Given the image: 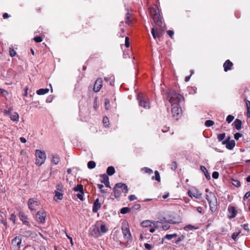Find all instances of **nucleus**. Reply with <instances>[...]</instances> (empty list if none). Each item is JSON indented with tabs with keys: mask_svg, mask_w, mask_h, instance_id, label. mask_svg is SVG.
<instances>
[{
	"mask_svg": "<svg viewBox=\"0 0 250 250\" xmlns=\"http://www.w3.org/2000/svg\"><path fill=\"white\" fill-rule=\"evenodd\" d=\"M167 99L171 104L173 117L178 120L182 114V109L179 106V103L184 100V97L174 90H170L167 94Z\"/></svg>",
	"mask_w": 250,
	"mask_h": 250,
	"instance_id": "1",
	"label": "nucleus"
},
{
	"mask_svg": "<svg viewBox=\"0 0 250 250\" xmlns=\"http://www.w3.org/2000/svg\"><path fill=\"white\" fill-rule=\"evenodd\" d=\"M149 11L154 22L158 26H161L162 20L159 14V9L156 6L150 7Z\"/></svg>",
	"mask_w": 250,
	"mask_h": 250,
	"instance_id": "2",
	"label": "nucleus"
},
{
	"mask_svg": "<svg viewBox=\"0 0 250 250\" xmlns=\"http://www.w3.org/2000/svg\"><path fill=\"white\" fill-rule=\"evenodd\" d=\"M206 197L209 204L210 209L212 212H214L217 206V199L215 194L212 192H209L206 194Z\"/></svg>",
	"mask_w": 250,
	"mask_h": 250,
	"instance_id": "3",
	"label": "nucleus"
},
{
	"mask_svg": "<svg viewBox=\"0 0 250 250\" xmlns=\"http://www.w3.org/2000/svg\"><path fill=\"white\" fill-rule=\"evenodd\" d=\"M121 191L126 194L128 191L127 186L126 184L121 183L116 184L113 188V192L115 198H118L121 196Z\"/></svg>",
	"mask_w": 250,
	"mask_h": 250,
	"instance_id": "4",
	"label": "nucleus"
},
{
	"mask_svg": "<svg viewBox=\"0 0 250 250\" xmlns=\"http://www.w3.org/2000/svg\"><path fill=\"white\" fill-rule=\"evenodd\" d=\"M36 157V164L41 166L44 163L46 157L44 151L37 149L35 152Z\"/></svg>",
	"mask_w": 250,
	"mask_h": 250,
	"instance_id": "5",
	"label": "nucleus"
},
{
	"mask_svg": "<svg viewBox=\"0 0 250 250\" xmlns=\"http://www.w3.org/2000/svg\"><path fill=\"white\" fill-rule=\"evenodd\" d=\"M139 105L145 109H149L150 107L149 100L146 95H139L138 96Z\"/></svg>",
	"mask_w": 250,
	"mask_h": 250,
	"instance_id": "6",
	"label": "nucleus"
},
{
	"mask_svg": "<svg viewBox=\"0 0 250 250\" xmlns=\"http://www.w3.org/2000/svg\"><path fill=\"white\" fill-rule=\"evenodd\" d=\"M122 230L124 239L127 241L130 239L131 234L128 227V223L126 222H124L122 223Z\"/></svg>",
	"mask_w": 250,
	"mask_h": 250,
	"instance_id": "7",
	"label": "nucleus"
},
{
	"mask_svg": "<svg viewBox=\"0 0 250 250\" xmlns=\"http://www.w3.org/2000/svg\"><path fill=\"white\" fill-rule=\"evenodd\" d=\"M89 235L95 238H97L102 236L99 227L97 224L93 225L89 230Z\"/></svg>",
	"mask_w": 250,
	"mask_h": 250,
	"instance_id": "8",
	"label": "nucleus"
},
{
	"mask_svg": "<svg viewBox=\"0 0 250 250\" xmlns=\"http://www.w3.org/2000/svg\"><path fill=\"white\" fill-rule=\"evenodd\" d=\"M39 202L35 198H30L28 200V208L31 210H35L38 206H39Z\"/></svg>",
	"mask_w": 250,
	"mask_h": 250,
	"instance_id": "9",
	"label": "nucleus"
},
{
	"mask_svg": "<svg viewBox=\"0 0 250 250\" xmlns=\"http://www.w3.org/2000/svg\"><path fill=\"white\" fill-rule=\"evenodd\" d=\"M46 215V213L44 210L39 211L36 215L37 221L42 224H43L45 222V218Z\"/></svg>",
	"mask_w": 250,
	"mask_h": 250,
	"instance_id": "10",
	"label": "nucleus"
},
{
	"mask_svg": "<svg viewBox=\"0 0 250 250\" xmlns=\"http://www.w3.org/2000/svg\"><path fill=\"white\" fill-rule=\"evenodd\" d=\"M230 137H229L228 139L222 142L223 145H226V147L229 150L232 149L235 145V143L234 140H229Z\"/></svg>",
	"mask_w": 250,
	"mask_h": 250,
	"instance_id": "11",
	"label": "nucleus"
},
{
	"mask_svg": "<svg viewBox=\"0 0 250 250\" xmlns=\"http://www.w3.org/2000/svg\"><path fill=\"white\" fill-rule=\"evenodd\" d=\"M21 242V239L20 237H15L12 241L13 248L15 250H18L20 247Z\"/></svg>",
	"mask_w": 250,
	"mask_h": 250,
	"instance_id": "12",
	"label": "nucleus"
},
{
	"mask_svg": "<svg viewBox=\"0 0 250 250\" xmlns=\"http://www.w3.org/2000/svg\"><path fill=\"white\" fill-rule=\"evenodd\" d=\"M188 194L189 197L191 198L194 197L196 199H199L202 195V193L196 189L189 190Z\"/></svg>",
	"mask_w": 250,
	"mask_h": 250,
	"instance_id": "13",
	"label": "nucleus"
},
{
	"mask_svg": "<svg viewBox=\"0 0 250 250\" xmlns=\"http://www.w3.org/2000/svg\"><path fill=\"white\" fill-rule=\"evenodd\" d=\"M103 85V80L101 78L98 79L95 83L93 90L95 92H99Z\"/></svg>",
	"mask_w": 250,
	"mask_h": 250,
	"instance_id": "14",
	"label": "nucleus"
},
{
	"mask_svg": "<svg viewBox=\"0 0 250 250\" xmlns=\"http://www.w3.org/2000/svg\"><path fill=\"white\" fill-rule=\"evenodd\" d=\"M0 220L1 223L7 228V224L6 221V216L5 213L1 209H0Z\"/></svg>",
	"mask_w": 250,
	"mask_h": 250,
	"instance_id": "15",
	"label": "nucleus"
},
{
	"mask_svg": "<svg viewBox=\"0 0 250 250\" xmlns=\"http://www.w3.org/2000/svg\"><path fill=\"white\" fill-rule=\"evenodd\" d=\"M101 203L99 202V199H97L94 202L93 206V211L97 212L98 210L101 208Z\"/></svg>",
	"mask_w": 250,
	"mask_h": 250,
	"instance_id": "16",
	"label": "nucleus"
},
{
	"mask_svg": "<svg viewBox=\"0 0 250 250\" xmlns=\"http://www.w3.org/2000/svg\"><path fill=\"white\" fill-rule=\"evenodd\" d=\"M232 65L233 63L232 62H231L229 60H227L223 65L224 71L225 72H227L228 71L230 70Z\"/></svg>",
	"mask_w": 250,
	"mask_h": 250,
	"instance_id": "17",
	"label": "nucleus"
},
{
	"mask_svg": "<svg viewBox=\"0 0 250 250\" xmlns=\"http://www.w3.org/2000/svg\"><path fill=\"white\" fill-rule=\"evenodd\" d=\"M19 218L24 224L28 226H30L29 222L28 221L27 217L25 216L23 213L20 212L19 214Z\"/></svg>",
	"mask_w": 250,
	"mask_h": 250,
	"instance_id": "18",
	"label": "nucleus"
},
{
	"mask_svg": "<svg viewBox=\"0 0 250 250\" xmlns=\"http://www.w3.org/2000/svg\"><path fill=\"white\" fill-rule=\"evenodd\" d=\"M200 169L201 171H202L204 173L205 176L207 179L209 180L210 179V174L208 172L207 169L204 166H200Z\"/></svg>",
	"mask_w": 250,
	"mask_h": 250,
	"instance_id": "19",
	"label": "nucleus"
},
{
	"mask_svg": "<svg viewBox=\"0 0 250 250\" xmlns=\"http://www.w3.org/2000/svg\"><path fill=\"white\" fill-rule=\"evenodd\" d=\"M228 209L229 213V217L231 218L234 217L236 214L235 208L233 207H229Z\"/></svg>",
	"mask_w": 250,
	"mask_h": 250,
	"instance_id": "20",
	"label": "nucleus"
},
{
	"mask_svg": "<svg viewBox=\"0 0 250 250\" xmlns=\"http://www.w3.org/2000/svg\"><path fill=\"white\" fill-rule=\"evenodd\" d=\"M104 80L106 82H109V84L111 85H114L115 79H114V77H113V75H108V76L105 77L104 78Z\"/></svg>",
	"mask_w": 250,
	"mask_h": 250,
	"instance_id": "21",
	"label": "nucleus"
},
{
	"mask_svg": "<svg viewBox=\"0 0 250 250\" xmlns=\"http://www.w3.org/2000/svg\"><path fill=\"white\" fill-rule=\"evenodd\" d=\"M60 159L58 155L56 154L52 155V163L55 165L58 164L60 162Z\"/></svg>",
	"mask_w": 250,
	"mask_h": 250,
	"instance_id": "22",
	"label": "nucleus"
},
{
	"mask_svg": "<svg viewBox=\"0 0 250 250\" xmlns=\"http://www.w3.org/2000/svg\"><path fill=\"white\" fill-rule=\"evenodd\" d=\"M49 91L48 88H41L38 90L36 93L39 95H42L48 93Z\"/></svg>",
	"mask_w": 250,
	"mask_h": 250,
	"instance_id": "23",
	"label": "nucleus"
},
{
	"mask_svg": "<svg viewBox=\"0 0 250 250\" xmlns=\"http://www.w3.org/2000/svg\"><path fill=\"white\" fill-rule=\"evenodd\" d=\"M63 197V192H59V191H55V195L54 197V199L55 201H57V200H62V199Z\"/></svg>",
	"mask_w": 250,
	"mask_h": 250,
	"instance_id": "24",
	"label": "nucleus"
},
{
	"mask_svg": "<svg viewBox=\"0 0 250 250\" xmlns=\"http://www.w3.org/2000/svg\"><path fill=\"white\" fill-rule=\"evenodd\" d=\"M153 222L150 221V220H145L142 222L141 223V225L143 227L147 228L149 227H152V224Z\"/></svg>",
	"mask_w": 250,
	"mask_h": 250,
	"instance_id": "25",
	"label": "nucleus"
},
{
	"mask_svg": "<svg viewBox=\"0 0 250 250\" xmlns=\"http://www.w3.org/2000/svg\"><path fill=\"white\" fill-rule=\"evenodd\" d=\"M10 118V119L14 122H18L19 120V114L16 112H15L13 114H11Z\"/></svg>",
	"mask_w": 250,
	"mask_h": 250,
	"instance_id": "26",
	"label": "nucleus"
},
{
	"mask_svg": "<svg viewBox=\"0 0 250 250\" xmlns=\"http://www.w3.org/2000/svg\"><path fill=\"white\" fill-rule=\"evenodd\" d=\"M235 127L237 130H240L241 128L242 122L239 119H236L234 122Z\"/></svg>",
	"mask_w": 250,
	"mask_h": 250,
	"instance_id": "27",
	"label": "nucleus"
},
{
	"mask_svg": "<svg viewBox=\"0 0 250 250\" xmlns=\"http://www.w3.org/2000/svg\"><path fill=\"white\" fill-rule=\"evenodd\" d=\"M115 172V168L113 167L110 166L107 167L106 170L107 174L111 176L114 174Z\"/></svg>",
	"mask_w": 250,
	"mask_h": 250,
	"instance_id": "28",
	"label": "nucleus"
},
{
	"mask_svg": "<svg viewBox=\"0 0 250 250\" xmlns=\"http://www.w3.org/2000/svg\"><path fill=\"white\" fill-rule=\"evenodd\" d=\"M141 171L142 172H144L145 173H148L149 174H151L153 173V170L147 167H144L141 169Z\"/></svg>",
	"mask_w": 250,
	"mask_h": 250,
	"instance_id": "29",
	"label": "nucleus"
},
{
	"mask_svg": "<svg viewBox=\"0 0 250 250\" xmlns=\"http://www.w3.org/2000/svg\"><path fill=\"white\" fill-rule=\"evenodd\" d=\"M101 181L103 183H107L109 181L108 177L105 174H103L101 176Z\"/></svg>",
	"mask_w": 250,
	"mask_h": 250,
	"instance_id": "30",
	"label": "nucleus"
},
{
	"mask_svg": "<svg viewBox=\"0 0 250 250\" xmlns=\"http://www.w3.org/2000/svg\"><path fill=\"white\" fill-rule=\"evenodd\" d=\"M74 190L75 191H79L82 193H83V186L82 185H78L76 187L74 188Z\"/></svg>",
	"mask_w": 250,
	"mask_h": 250,
	"instance_id": "31",
	"label": "nucleus"
},
{
	"mask_svg": "<svg viewBox=\"0 0 250 250\" xmlns=\"http://www.w3.org/2000/svg\"><path fill=\"white\" fill-rule=\"evenodd\" d=\"M100 232L101 233H105L107 231V229L105 225L102 224L100 226Z\"/></svg>",
	"mask_w": 250,
	"mask_h": 250,
	"instance_id": "32",
	"label": "nucleus"
},
{
	"mask_svg": "<svg viewBox=\"0 0 250 250\" xmlns=\"http://www.w3.org/2000/svg\"><path fill=\"white\" fill-rule=\"evenodd\" d=\"M96 166V163L92 161H89L87 164V167L90 169L94 168Z\"/></svg>",
	"mask_w": 250,
	"mask_h": 250,
	"instance_id": "33",
	"label": "nucleus"
},
{
	"mask_svg": "<svg viewBox=\"0 0 250 250\" xmlns=\"http://www.w3.org/2000/svg\"><path fill=\"white\" fill-rule=\"evenodd\" d=\"M177 236V233H173V234H167L165 236V238L166 239H167V240H170L172 238H175V237H176Z\"/></svg>",
	"mask_w": 250,
	"mask_h": 250,
	"instance_id": "34",
	"label": "nucleus"
},
{
	"mask_svg": "<svg viewBox=\"0 0 250 250\" xmlns=\"http://www.w3.org/2000/svg\"><path fill=\"white\" fill-rule=\"evenodd\" d=\"M152 179H155L156 180L159 182L160 181V176L158 171H155V176H153Z\"/></svg>",
	"mask_w": 250,
	"mask_h": 250,
	"instance_id": "35",
	"label": "nucleus"
},
{
	"mask_svg": "<svg viewBox=\"0 0 250 250\" xmlns=\"http://www.w3.org/2000/svg\"><path fill=\"white\" fill-rule=\"evenodd\" d=\"M130 210V209L128 208H127V207H125V208H123L121 209V213L122 214H125L128 212H129Z\"/></svg>",
	"mask_w": 250,
	"mask_h": 250,
	"instance_id": "36",
	"label": "nucleus"
},
{
	"mask_svg": "<svg viewBox=\"0 0 250 250\" xmlns=\"http://www.w3.org/2000/svg\"><path fill=\"white\" fill-rule=\"evenodd\" d=\"M205 125L207 127H209L213 125L214 122L211 120H207L205 122Z\"/></svg>",
	"mask_w": 250,
	"mask_h": 250,
	"instance_id": "37",
	"label": "nucleus"
},
{
	"mask_svg": "<svg viewBox=\"0 0 250 250\" xmlns=\"http://www.w3.org/2000/svg\"><path fill=\"white\" fill-rule=\"evenodd\" d=\"M103 124L105 127L108 126L109 120L107 117H105L103 118Z\"/></svg>",
	"mask_w": 250,
	"mask_h": 250,
	"instance_id": "38",
	"label": "nucleus"
},
{
	"mask_svg": "<svg viewBox=\"0 0 250 250\" xmlns=\"http://www.w3.org/2000/svg\"><path fill=\"white\" fill-rule=\"evenodd\" d=\"M226 134L225 133L220 134L218 135L217 138L219 141H222L225 138Z\"/></svg>",
	"mask_w": 250,
	"mask_h": 250,
	"instance_id": "39",
	"label": "nucleus"
},
{
	"mask_svg": "<svg viewBox=\"0 0 250 250\" xmlns=\"http://www.w3.org/2000/svg\"><path fill=\"white\" fill-rule=\"evenodd\" d=\"M152 224L153 226L155 228L161 227L162 226V223L159 221L153 222Z\"/></svg>",
	"mask_w": 250,
	"mask_h": 250,
	"instance_id": "40",
	"label": "nucleus"
},
{
	"mask_svg": "<svg viewBox=\"0 0 250 250\" xmlns=\"http://www.w3.org/2000/svg\"><path fill=\"white\" fill-rule=\"evenodd\" d=\"M129 17H130V15H129V13L128 12L126 14V17H125V22L128 25H129L131 22V21L129 20Z\"/></svg>",
	"mask_w": 250,
	"mask_h": 250,
	"instance_id": "41",
	"label": "nucleus"
},
{
	"mask_svg": "<svg viewBox=\"0 0 250 250\" xmlns=\"http://www.w3.org/2000/svg\"><path fill=\"white\" fill-rule=\"evenodd\" d=\"M234 118V116L230 115H228V117H227L226 121L228 123H230L233 121Z\"/></svg>",
	"mask_w": 250,
	"mask_h": 250,
	"instance_id": "42",
	"label": "nucleus"
},
{
	"mask_svg": "<svg viewBox=\"0 0 250 250\" xmlns=\"http://www.w3.org/2000/svg\"><path fill=\"white\" fill-rule=\"evenodd\" d=\"M62 184H58L56 186V190L55 191L62 192Z\"/></svg>",
	"mask_w": 250,
	"mask_h": 250,
	"instance_id": "43",
	"label": "nucleus"
},
{
	"mask_svg": "<svg viewBox=\"0 0 250 250\" xmlns=\"http://www.w3.org/2000/svg\"><path fill=\"white\" fill-rule=\"evenodd\" d=\"M151 33H152V35L153 36V37L154 39H156L157 37H159V35L158 34L155 33V29L154 28H152Z\"/></svg>",
	"mask_w": 250,
	"mask_h": 250,
	"instance_id": "44",
	"label": "nucleus"
},
{
	"mask_svg": "<svg viewBox=\"0 0 250 250\" xmlns=\"http://www.w3.org/2000/svg\"><path fill=\"white\" fill-rule=\"evenodd\" d=\"M34 40L37 42H42V39L41 37L37 36L34 38Z\"/></svg>",
	"mask_w": 250,
	"mask_h": 250,
	"instance_id": "45",
	"label": "nucleus"
},
{
	"mask_svg": "<svg viewBox=\"0 0 250 250\" xmlns=\"http://www.w3.org/2000/svg\"><path fill=\"white\" fill-rule=\"evenodd\" d=\"M109 100L106 99L104 101V104L106 109H108L109 108Z\"/></svg>",
	"mask_w": 250,
	"mask_h": 250,
	"instance_id": "46",
	"label": "nucleus"
},
{
	"mask_svg": "<svg viewBox=\"0 0 250 250\" xmlns=\"http://www.w3.org/2000/svg\"><path fill=\"white\" fill-rule=\"evenodd\" d=\"M125 45L126 47L129 46V39L128 37H126L125 38Z\"/></svg>",
	"mask_w": 250,
	"mask_h": 250,
	"instance_id": "47",
	"label": "nucleus"
},
{
	"mask_svg": "<svg viewBox=\"0 0 250 250\" xmlns=\"http://www.w3.org/2000/svg\"><path fill=\"white\" fill-rule=\"evenodd\" d=\"M9 53H10V55L11 57H14L16 54V51L13 49H11V48L10 49Z\"/></svg>",
	"mask_w": 250,
	"mask_h": 250,
	"instance_id": "48",
	"label": "nucleus"
},
{
	"mask_svg": "<svg viewBox=\"0 0 250 250\" xmlns=\"http://www.w3.org/2000/svg\"><path fill=\"white\" fill-rule=\"evenodd\" d=\"M16 216L14 214H12L10 217V220L13 222V223H15Z\"/></svg>",
	"mask_w": 250,
	"mask_h": 250,
	"instance_id": "49",
	"label": "nucleus"
},
{
	"mask_svg": "<svg viewBox=\"0 0 250 250\" xmlns=\"http://www.w3.org/2000/svg\"><path fill=\"white\" fill-rule=\"evenodd\" d=\"M185 239V236L184 235H182L178 238V239L176 240L175 243L176 244H178L180 242L182 241Z\"/></svg>",
	"mask_w": 250,
	"mask_h": 250,
	"instance_id": "50",
	"label": "nucleus"
},
{
	"mask_svg": "<svg viewBox=\"0 0 250 250\" xmlns=\"http://www.w3.org/2000/svg\"><path fill=\"white\" fill-rule=\"evenodd\" d=\"M212 176L214 179H217L219 177V173L217 171H214L212 173Z\"/></svg>",
	"mask_w": 250,
	"mask_h": 250,
	"instance_id": "51",
	"label": "nucleus"
},
{
	"mask_svg": "<svg viewBox=\"0 0 250 250\" xmlns=\"http://www.w3.org/2000/svg\"><path fill=\"white\" fill-rule=\"evenodd\" d=\"M242 134H241L240 133H236L234 135V138L236 140H238L240 138H241L242 137Z\"/></svg>",
	"mask_w": 250,
	"mask_h": 250,
	"instance_id": "52",
	"label": "nucleus"
},
{
	"mask_svg": "<svg viewBox=\"0 0 250 250\" xmlns=\"http://www.w3.org/2000/svg\"><path fill=\"white\" fill-rule=\"evenodd\" d=\"M97 187L99 189H100V191L102 193H105V191L102 189L104 187V186L102 184H98Z\"/></svg>",
	"mask_w": 250,
	"mask_h": 250,
	"instance_id": "53",
	"label": "nucleus"
},
{
	"mask_svg": "<svg viewBox=\"0 0 250 250\" xmlns=\"http://www.w3.org/2000/svg\"><path fill=\"white\" fill-rule=\"evenodd\" d=\"M0 93L4 96H6L8 94V92L3 89L0 88Z\"/></svg>",
	"mask_w": 250,
	"mask_h": 250,
	"instance_id": "54",
	"label": "nucleus"
},
{
	"mask_svg": "<svg viewBox=\"0 0 250 250\" xmlns=\"http://www.w3.org/2000/svg\"><path fill=\"white\" fill-rule=\"evenodd\" d=\"M239 233L237 232H234L231 236L232 239H233L234 240H236L237 236H238Z\"/></svg>",
	"mask_w": 250,
	"mask_h": 250,
	"instance_id": "55",
	"label": "nucleus"
},
{
	"mask_svg": "<svg viewBox=\"0 0 250 250\" xmlns=\"http://www.w3.org/2000/svg\"><path fill=\"white\" fill-rule=\"evenodd\" d=\"M161 227L163 228L164 230H167L169 228L170 226L168 224L163 225L162 224Z\"/></svg>",
	"mask_w": 250,
	"mask_h": 250,
	"instance_id": "56",
	"label": "nucleus"
},
{
	"mask_svg": "<svg viewBox=\"0 0 250 250\" xmlns=\"http://www.w3.org/2000/svg\"><path fill=\"white\" fill-rule=\"evenodd\" d=\"M145 247L147 250H151L152 249L151 245L147 243L145 244Z\"/></svg>",
	"mask_w": 250,
	"mask_h": 250,
	"instance_id": "57",
	"label": "nucleus"
},
{
	"mask_svg": "<svg viewBox=\"0 0 250 250\" xmlns=\"http://www.w3.org/2000/svg\"><path fill=\"white\" fill-rule=\"evenodd\" d=\"M12 110V109L10 108L8 110H4L3 112L5 115H10L11 113Z\"/></svg>",
	"mask_w": 250,
	"mask_h": 250,
	"instance_id": "58",
	"label": "nucleus"
},
{
	"mask_svg": "<svg viewBox=\"0 0 250 250\" xmlns=\"http://www.w3.org/2000/svg\"><path fill=\"white\" fill-rule=\"evenodd\" d=\"M241 226L244 229L246 230L248 232H249V226H248V224H244V225H242Z\"/></svg>",
	"mask_w": 250,
	"mask_h": 250,
	"instance_id": "59",
	"label": "nucleus"
},
{
	"mask_svg": "<svg viewBox=\"0 0 250 250\" xmlns=\"http://www.w3.org/2000/svg\"><path fill=\"white\" fill-rule=\"evenodd\" d=\"M245 102L247 109H250V101L245 99Z\"/></svg>",
	"mask_w": 250,
	"mask_h": 250,
	"instance_id": "60",
	"label": "nucleus"
},
{
	"mask_svg": "<svg viewBox=\"0 0 250 250\" xmlns=\"http://www.w3.org/2000/svg\"><path fill=\"white\" fill-rule=\"evenodd\" d=\"M185 229H195L196 228L192 225H188V226H186Z\"/></svg>",
	"mask_w": 250,
	"mask_h": 250,
	"instance_id": "61",
	"label": "nucleus"
},
{
	"mask_svg": "<svg viewBox=\"0 0 250 250\" xmlns=\"http://www.w3.org/2000/svg\"><path fill=\"white\" fill-rule=\"evenodd\" d=\"M140 208V205L139 204H135L132 207V208L135 210H137L139 209Z\"/></svg>",
	"mask_w": 250,
	"mask_h": 250,
	"instance_id": "62",
	"label": "nucleus"
},
{
	"mask_svg": "<svg viewBox=\"0 0 250 250\" xmlns=\"http://www.w3.org/2000/svg\"><path fill=\"white\" fill-rule=\"evenodd\" d=\"M130 201H132L136 199V197L134 195H131L129 197Z\"/></svg>",
	"mask_w": 250,
	"mask_h": 250,
	"instance_id": "63",
	"label": "nucleus"
},
{
	"mask_svg": "<svg viewBox=\"0 0 250 250\" xmlns=\"http://www.w3.org/2000/svg\"><path fill=\"white\" fill-rule=\"evenodd\" d=\"M250 196V191L247 192L244 197V199H248Z\"/></svg>",
	"mask_w": 250,
	"mask_h": 250,
	"instance_id": "64",
	"label": "nucleus"
}]
</instances>
